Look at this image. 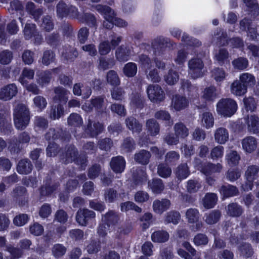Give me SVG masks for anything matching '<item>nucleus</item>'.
I'll return each instance as SVG.
<instances>
[{
    "label": "nucleus",
    "instance_id": "f257e3e1",
    "mask_svg": "<svg viewBox=\"0 0 259 259\" xmlns=\"http://www.w3.org/2000/svg\"><path fill=\"white\" fill-rule=\"evenodd\" d=\"M30 112L28 106L23 103L17 104L13 109V120L16 128L23 130L28 125L30 119Z\"/></svg>",
    "mask_w": 259,
    "mask_h": 259
},
{
    "label": "nucleus",
    "instance_id": "f03ea898",
    "mask_svg": "<svg viewBox=\"0 0 259 259\" xmlns=\"http://www.w3.org/2000/svg\"><path fill=\"white\" fill-rule=\"evenodd\" d=\"M77 149L73 145H70L65 152L61 156V159L65 163H69L74 161L75 163L80 166L81 169H85L87 165V157L86 156H79Z\"/></svg>",
    "mask_w": 259,
    "mask_h": 259
},
{
    "label": "nucleus",
    "instance_id": "7ed1b4c3",
    "mask_svg": "<svg viewBox=\"0 0 259 259\" xmlns=\"http://www.w3.org/2000/svg\"><path fill=\"white\" fill-rule=\"evenodd\" d=\"M238 109L236 102L231 98H222L217 104L218 114L224 117H230Z\"/></svg>",
    "mask_w": 259,
    "mask_h": 259
},
{
    "label": "nucleus",
    "instance_id": "20e7f679",
    "mask_svg": "<svg viewBox=\"0 0 259 259\" xmlns=\"http://www.w3.org/2000/svg\"><path fill=\"white\" fill-rule=\"evenodd\" d=\"M259 166L255 165H250L247 167L245 171L244 178L246 180L242 188L244 191H249L252 189L253 182L258 177Z\"/></svg>",
    "mask_w": 259,
    "mask_h": 259
},
{
    "label": "nucleus",
    "instance_id": "39448f33",
    "mask_svg": "<svg viewBox=\"0 0 259 259\" xmlns=\"http://www.w3.org/2000/svg\"><path fill=\"white\" fill-rule=\"evenodd\" d=\"M147 93L150 100L154 103H159L164 101L165 93L158 84H150L147 89Z\"/></svg>",
    "mask_w": 259,
    "mask_h": 259
},
{
    "label": "nucleus",
    "instance_id": "423d86ee",
    "mask_svg": "<svg viewBox=\"0 0 259 259\" xmlns=\"http://www.w3.org/2000/svg\"><path fill=\"white\" fill-rule=\"evenodd\" d=\"M10 111L6 109H0V129L5 135L10 134L13 127L11 123Z\"/></svg>",
    "mask_w": 259,
    "mask_h": 259
},
{
    "label": "nucleus",
    "instance_id": "0eeeda50",
    "mask_svg": "<svg viewBox=\"0 0 259 259\" xmlns=\"http://www.w3.org/2000/svg\"><path fill=\"white\" fill-rule=\"evenodd\" d=\"M189 69V74L193 78H197L202 76V70L204 64L201 59L194 58L189 60L188 62Z\"/></svg>",
    "mask_w": 259,
    "mask_h": 259
},
{
    "label": "nucleus",
    "instance_id": "6e6552de",
    "mask_svg": "<svg viewBox=\"0 0 259 259\" xmlns=\"http://www.w3.org/2000/svg\"><path fill=\"white\" fill-rule=\"evenodd\" d=\"M97 10L104 15L105 20L103 22V26L107 29H111L114 25V11L108 6L102 5H98Z\"/></svg>",
    "mask_w": 259,
    "mask_h": 259
},
{
    "label": "nucleus",
    "instance_id": "1a4fd4ad",
    "mask_svg": "<svg viewBox=\"0 0 259 259\" xmlns=\"http://www.w3.org/2000/svg\"><path fill=\"white\" fill-rule=\"evenodd\" d=\"M95 217L96 213L92 210L87 208L79 209L76 213V220L80 225L85 226Z\"/></svg>",
    "mask_w": 259,
    "mask_h": 259
},
{
    "label": "nucleus",
    "instance_id": "9d476101",
    "mask_svg": "<svg viewBox=\"0 0 259 259\" xmlns=\"http://www.w3.org/2000/svg\"><path fill=\"white\" fill-rule=\"evenodd\" d=\"M18 93V89L14 83L4 86L0 89V100L3 101L11 100Z\"/></svg>",
    "mask_w": 259,
    "mask_h": 259
},
{
    "label": "nucleus",
    "instance_id": "9b49d317",
    "mask_svg": "<svg viewBox=\"0 0 259 259\" xmlns=\"http://www.w3.org/2000/svg\"><path fill=\"white\" fill-rule=\"evenodd\" d=\"M106 101L107 100L104 95L93 97L90 100L91 105L95 108L98 114H102L106 112Z\"/></svg>",
    "mask_w": 259,
    "mask_h": 259
},
{
    "label": "nucleus",
    "instance_id": "f8f14e48",
    "mask_svg": "<svg viewBox=\"0 0 259 259\" xmlns=\"http://www.w3.org/2000/svg\"><path fill=\"white\" fill-rule=\"evenodd\" d=\"M198 169L206 176L212 174L220 172L222 169V165L218 163L214 164L209 162L201 163L198 165Z\"/></svg>",
    "mask_w": 259,
    "mask_h": 259
},
{
    "label": "nucleus",
    "instance_id": "ddd939ff",
    "mask_svg": "<svg viewBox=\"0 0 259 259\" xmlns=\"http://www.w3.org/2000/svg\"><path fill=\"white\" fill-rule=\"evenodd\" d=\"M133 179L135 187L142 185L147 180V175L145 168L134 167L132 169Z\"/></svg>",
    "mask_w": 259,
    "mask_h": 259
},
{
    "label": "nucleus",
    "instance_id": "4468645a",
    "mask_svg": "<svg viewBox=\"0 0 259 259\" xmlns=\"http://www.w3.org/2000/svg\"><path fill=\"white\" fill-rule=\"evenodd\" d=\"M248 131L252 134H259V117L255 114L247 115L245 118Z\"/></svg>",
    "mask_w": 259,
    "mask_h": 259
},
{
    "label": "nucleus",
    "instance_id": "2eb2a0df",
    "mask_svg": "<svg viewBox=\"0 0 259 259\" xmlns=\"http://www.w3.org/2000/svg\"><path fill=\"white\" fill-rule=\"evenodd\" d=\"M170 204V201L167 199L155 200L152 205L153 211L157 214H161L169 209Z\"/></svg>",
    "mask_w": 259,
    "mask_h": 259
},
{
    "label": "nucleus",
    "instance_id": "dca6fc26",
    "mask_svg": "<svg viewBox=\"0 0 259 259\" xmlns=\"http://www.w3.org/2000/svg\"><path fill=\"white\" fill-rule=\"evenodd\" d=\"M125 160L122 156H117L111 159L110 165L115 172L121 173L125 169Z\"/></svg>",
    "mask_w": 259,
    "mask_h": 259
},
{
    "label": "nucleus",
    "instance_id": "f3484780",
    "mask_svg": "<svg viewBox=\"0 0 259 259\" xmlns=\"http://www.w3.org/2000/svg\"><path fill=\"white\" fill-rule=\"evenodd\" d=\"M243 149L247 153L253 152L257 148V141L256 138L252 136H247L242 140Z\"/></svg>",
    "mask_w": 259,
    "mask_h": 259
},
{
    "label": "nucleus",
    "instance_id": "a211bd4d",
    "mask_svg": "<svg viewBox=\"0 0 259 259\" xmlns=\"http://www.w3.org/2000/svg\"><path fill=\"white\" fill-rule=\"evenodd\" d=\"M103 130V125L99 122L93 121L88 119L86 131L91 137H94L101 133Z\"/></svg>",
    "mask_w": 259,
    "mask_h": 259
},
{
    "label": "nucleus",
    "instance_id": "6ab92c4d",
    "mask_svg": "<svg viewBox=\"0 0 259 259\" xmlns=\"http://www.w3.org/2000/svg\"><path fill=\"white\" fill-rule=\"evenodd\" d=\"M145 127L147 133L150 136L155 137L159 135L160 132V125L155 119L150 118L147 120Z\"/></svg>",
    "mask_w": 259,
    "mask_h": 259
},
{
    "label": "nucleus",
    "instance_id": "aec40b11",
    "mask_svg": "<svg viewBox=\"0 0 259 259\" xmlns=\"http://www.w3.org/2000/svg\"><path fill=\"white\" fill-rule=\"evenodd\" d=\"M55 96L53 98L54 102L66 103L68 99L69 91L62 87H57L54 89Z\"/></svg>",
    "mask_w": 259,
    "mask_h": 259
},
{
    "label": "nucleus",
    "instance_id": "412c9836",
    "mask_svg": "<svg viewBox=\"0 0 259 259\" xmlns=\"http://www.w3.org/2000/svg\"><path fill=\"white\" fill-rule=\"evenodd\" d=\"M188 105V100L184 96L176 95L173 96L171 106L177 111L185 108Z\"/></svg>",
    "mask_w": 259,
    "mask_h": 259
},
{
    "label": "nucleus",
    "instance_id": "4be33fe9",
    "mask_svg": "<svg viewBox=\"0 0 259 259\" xmlns=\"http://www.w3.org/2000/svg\"><path fill=\"white\" fill-rule=\"evenodd\" d=\"M102 220L110 226L117 224L120 220L119 213L114 210H109L102 215Z\"/></svg>",
    "mask_w": 259,
    "mask_h": 259
},
{
    "label": "nucleus",
    "instance_id": "5701e85b",
    "mask_svg": "<svg viewBox=\"0 0 259 259\" xmlns=\"http://www.w3.org/2000/svg\"><path fill=\"white\" fill-rule=\"evenodd\" d=\"M33 165L28 159H22L19 161L17 166V171L20 174L27 175L31 172Z\"/></svg>",
    "mask_w": 259,
    "mask_h": 259
},
{
    "label": "nucleus",
    "instance_id": "b1692460",
    "mask_svg": "<svg viewBox=\"0 0 259 259\" xmlns=\"http://www.w3.org/2000/svg\"><path fill=\"white\" fill-rule=\"evenodd\" d=\"M125 122L127 127L133 133L139 134L142 131V124L133 117L130 116L126 118Z\"/></svg>",
    "mask_w": 259,
    "mask_h": 259
},
{
    "label": "nucleus",
    "instance_id": "393cba45",
    "mask_svg": "<svg viewBox=\"0 0 259 259\" xmlns=\"http://www.w3.org/2000/svg\"><path fill=\"white\" fill-rule=\"evenodd\" d=\"M181 89L188 92L189 96L192 97H197L198 95V89L197 87L193 85L187 79H182L181 81Z\"/></svg>",
    "mask_w": 259,
    "mask_h": 259
},
{
    "label": "nucleus",
    "instance_id": "a878e982",
    "mask_svg": "<svg viewBox=\"0 0 259 259\" xmlns=\"http://www.w3.org/2000/svg\"><path fill=\"white\" fill-rule=\"evenodd\" d=\"M214 137L216 142L223 144L229 139V133L226 128L221 127L215 131Z\"/></svg>",
    "mask_w": 259,
    "mask_h": 259
},
{
    "label": "nucleus",
    "instance_id": "bb28decb",
    "mask_svg": "<svg viewBox=\"0 0 259 259\" xmlns=\"http://www.w3.org/2000/svg\"><path fill=\"white\" fill-rule=\"evenodd\" d=\"M150 157L151 154L150 152L145 150H141L134 155L135 160L142 165L147 164L149 162Z\"/></svg>",
    "mask_w": 259,
    "mask_h": 259
},
{
    "label": "nucleus",
    "instance_id": "cd10ccee",
    "mask_svg": "<svg viewBox=\"0 0 259 259\" xmlns=\"http://www.w3.org/2000/svg\"><path fill=\"white\" fill-rule=\"evenodd\" d=\"M131 54V51L130 48L121 46L116 51L115 56L118 61L125 62L128 60Z\"/></svg>",
    "mask_w": 259,
    "mask_h": 259
},
{
    "label": "nucleus",
    "instance_id": "c85d7f7f",
    "mask_svg": "<svg viewBox=\"0 0 259 259\" xmlns=\"http://www.w3.org/2000/svg\"><path fill=\"white\" fill-rule=\"evenodd\" d=\"M148 187L155 194H160L164 189V185L160 179H154L148 182Z\"/></svg>",
    "mask_w": 259,
    "mask_h": 259
},
{
    "label": "nucleus",
    "instance_id": "c756f323",
    "mask_svg": "<svg viewBox=\"0 0 259 259\" xmlns=\"http://www.w3.org/2000/svg\"><path fill=\"white\" fill-rule=\"evenodd\" d=\"M217 201L218 197L215 194L208 193L202 199V204L205 208L209 209L214 207Z\"/></svg>",
    "mask_w": 259,
    "mask_h": 259
},
{
    "label": "nucleus",
    "instance_id": "7c9ffc66",
    "mask_svg": "<svg viewBox=\"0 0 259 259\" xmlns=\"http://www.w3.org/2000/svg\"><path fill=\"white\" fill-rule=\"evenodd\" d=\"M169 237L167 232L164 230L155 231L151 235V239L154 242L163 243L166 242Z\"/></svg>",
    "mask_w": 259,
    "mask_h": 259
},
{
    "label": "nucleus",
    "instance_id": "2f4dec72",
    "mask_svg": "<svg viewBox=\"0 0 259 259\" xmlns=\"http://www.w3.org/2000/svg\"><path fill=\"white\" fill-rule=\"evenodd\" d=\"M34 76V70L27 67H25L22 70L19 78V81L23 85H25L28 83L27 80H31L33 79Z\"/></svg>",
    "mask_w": 259,
    "mask_h": 259
},
{
    "label": "nucleus",
    "instance_id": "473e14b6",
    "mask_svg": "<svg viewBox=\"0 0 259 259\" xmlns=\"http://www.w3.org/2000/svg\"><path fill=\"white\" fill-rule=\"evenodd\" d=\"M242 207L236 203L229 204L227 208V213L230 217H238L243 213Z\"/></svg>",
    "mask_w": 259,
    "mask_h": 259
},
{
    "label": "nucleus",
    "instance_id": "72a5a7b5",
    "mask_svg": "<svg viewBox=\"0 0 259 259\" xmlns=\"http://www.w3.org/2000/svg\"><path fill=\"white\" fill-rule=\"evenodd\" d=\"M220 192L224 197H230L237 195L238 193V190L236 186L228 185L222 186Z\"/></svg>",
    "mask_w": 259,
    "mask_h": 259
},
{
    "label": "nucleus",
    "instance_id": "f704fd0d",
    "mask_svg": "<svg viewBox=\"0 0 259 259\" xmlns=\"http://www.w3.org/2000/svg\"><path fill=\"white\" fill-rule=\"evenodd\" d=\"M190 171L187 163H182L176 169L175 174L178 180L181 181L188 177Z\"/></svg>",
    "mask_w": 259,
    "mask_h": 259
},
{
    "label": "nucleus",
    "instance_id": "c9c22d12",
    "mask_svg": "<svg viewBox=\"0 0 259 259\" xmlns=\"http://www.w3.org/2000/svg\"><path fill=\"white\" fill-rule=\"evenodd\" d=\"M201 123L206 128L212 127L214 124V117L210 112H205L201 116Z\"/></svg>",
    "mask_w": 259,
    "mask_h": 259
},
{
    "label": "nucleus",
    "instance_id": "e433bc0d",
    "mask_svg": "<svg viewBox=\"0 0 259 259\" xmlns=\"http://www.w3.org/2000/svg\"><path fill=\"white\" fill-rule=\"evenodd\" d=\"M175 134L179 138L184 139L189 135V130L186 125L182 122H178L174 126Z\"/></svg>",
    "mask_w": 259,
    "mask_h": 259
},
{
    "label": "nucleus",
    "instance_id": "4c0bfd02",
    "mask_svg": "<svg viewBox=\"0 0 259 259\" xmlns=\"http://www.w3.org/2000/svg\"><path fill=\"white\" fill-rule=\"evenodd\" d=\"M64 112V108L60 103L56 105H53L49 113V116L52 119H58L63 115Z\"/></svg>",
    "mask_w": 259,
    "mask_h": 259
},
{
    "label": "nucleus",
    "instance_id": "58836bf2",
    "mask_svg": "<svg viewBox=\"0 0 259 259\" xmlns=\"http://www.w3.org/2000/svg\"><path fill=\"white\" fill-rule=\"evenodd\" d=\"M221 213L219 210H213L205 214V222L208 225L217 223L220 220Z\"/></svg>",
    "mask_w": 259,
    "mask_h": 259
},
{
    "label": "nucleus",
    "instance_id": "ea45409f",
    "mask_svg": "<svg viewBox=\"0 0 259 259\" xmlns=\"http://www.w3.org/2000/svg\"><path fill=\"white\" fill-rule=\"evenodd\" d=\"M231 93L236 96H241L247 91V88L238 80H235L231 85Z\"/></svg>",
    "mask_w": 259,
    "mask_h": 259
},
{
    "label": "nucleus",
    "instance_id": "a19ab883",
    "mask_svg": "<svg viewBox=\"0 0 259 259\" xmlns=\"http://www.w3.org/2000/svg\"><path fill=\"white\" fill-rule=\"evenodd\" d=\"M240 81L247 88L252 87L255 83V79L253 75L249 73H243L240 75Z\"/></svg>",
    "mask_w": 259,
    "mask_h": 259
},
{
    "label": "nucleus",
    "instance_id": "79ce46f5",
    "mask_svg": "<svg viewBox=\"0 0 259 259\" xmlns=\"http://www.w3.org/2000/svg\"><path fill=\"white\" fill-rule=\"evenodd\" d=\"M240 255L246 259L250 257L253 254V250L251 245L247 243H242L238 246Z\"/></svg>",
    "mask_w": 259,
    "mask_h": 259
},
{
    "label": "nucleus",
    "instance_id": "37998d69",
    "mask_svg": "<svg viewBox=\"0 0 259 259\" xmlns=\"http://www.w3.org/2000/svg\"><path fill=\"white\" fill-rule=\"evenodd\" d=\"M217 89L214 87H210L204 89L202 98L207 101H213L217 97Z\"/></svg>",
    "mask_w": 259,
    "mask_h": 259
},
{
    "label": "nucleus",
    "instance_id": "c03bdc74",
    "mask_svg": "<svg viewBox=\"0 0 259 259\" xmlns=\"http://www.w3.org/2000/svg\"><path fill=\"white\" fill-rule=\"evenodd\" d=\"M199 210L196 208H191L186 211V217L189 223L197 222L199 219Z\"/></svg>",
    "mask_w": 259,
    "mask_h": 259
},
{
    "label": "nucleus",
    "instance_id": "a18cd8bd",
    "mask_svg": "<svg viewBox=\"0 0 259 259\" xmlns=\"http://www.w3.org/2000/svg\"><path fill=\"white\" fill-rule=\"evenodd\" d=\"M246 6L252 12L254 17H256L259 15V5L257 0H243Z\"/></svg>",
    "mask_w": 259,
    "mask_h": 259
},
{
    "label": "nucleus",
    "instance_id": "49530a36",
    "mask_svg": "<svg viewBox=\"0 0 259 259\" xmlns=\"http://www.w3.org/2000/svg\"><path fill=\"white\" fill-rule=\"evenodd\" d=\"M106 79L108 83L112 86H118L120 83L118 75L114 70H110L107 72Z\"/></svg>",
    "mask_w": 259,
    "mask_h": 259
},
{
    "label": "nucleus",
    "instance_id": "de8ad7c7",
    "mask_svg": "<svg viewBox=\"0 0 259 259\" xmlns=\"http://www.w3.org/2000/svg\"><path fill=\"white\" fill-rule=\"evenodd\" d=\"M52 78V72L48 70L40 72L38 75L37 83L41 86L48 84Z\"/></svg>",
    "mask_w": 259,
    "mask_h": 259
},
{
    "label": "nucleus",
    "instance_id": "09e8293b",
    "mask_svg": "<svg viewBox=\"0 0 259 259\" xmlns=\"http://www.w3.org/2000/svg\"><path fill=\"white\" fill-rule=\"evenodd\" d=\"M68 124L70 126L79 127L83 123V120L80 116L77 113H71L67 119Z\"/></svg>",
    "mask_w": 259,
    "mask_h": 259
},
{
    "label": "nucleus",
    "instance_id": "8fccbe9b",
    "mask_svg": "<svg viewBox=\"0 0 259 259\" xmlns=\"http://www.w3.org/2000/svg\"><path fill=\"white\" fill-rule=\"evenodd\" d=\"M139 63L141 67L147 73L148 70H150L153 66V63L150 58L146 55L141 54L139 56Z\"/></svg>",
    "mask_w": 259,
    "mask_h": 259
},
{
    "label": "nucleus",
    "instance_id": "3c124183",
    "mask_svg": "<svg viewBox=\"0 0 259 259\" xmlns=\"http://www.w3.org/2000/svg\"><path fill=\"white\" fill-rule=\"evenodd\" d=\"M215 38L217 39V44L220 46H226L229 44L227 33L220 29L217 30L214 34Z\"/></svg>",
    "mask_w": 259,
    "mask_h": 259
},
{
    "label": "nucleus",
    "instance_id": "603ef678",
    "mask_svg": "<svg viewBox=\"0 0 259 259\" xmlns=\"http://www.w3.org/2000/svg\"><path fill=\"white\" fill-rule=\"evenodd\" d=\"M34 107L38 111H41L47 105V101L45 97L42 96H35L33 99Z\"/></svg>",
    "mask_w": 259,
    "mask_h": 259
},
{
    "label": "nucleus",
    "instance_id": "864d4df0",
    "mask_svg": "<svg viewBox=\"0 0 259 259\" xmlns=\"http://www.w3.org/2000/svg\"><path fill=\"white\" fill-rule=\"evenodd\" d=\"M124 75L127 77L134 76L137 72V65L133 62L126 64L123 69Z\"/></svg>",
    "mask_w": 259,
    "mask_h": 259
},
{
    "label": "nucleus",
    "instance_id": "5fc2aeb1",
    "mask_svg": "<svg viewBox=\"0 0 259 259\" xmlns=\"http://www.w3.org/2000/svg\"><path fill=\"white\" fill-rule=\"evenodd\" d=\"M178 73L172 69L168 71V73L164 76V80L169 85H174L179 80Z\"/></svg>",
    "mask_w": 259,
    "mask_h": 259
},
{
    "label": "nucleus",
    "instance_id": "6e6d98bb",
    "mask_svg": "<svg viewBox=\"0 0 259 259\" xmlns=\"http://www.w3.org/2000/svg\"><path fill=\"white\" fill-rule=\"evenodd\" d=\"M26 189L22 186L15 188L11 193L12 196L16 201H20L24 199L26 195Z\"/></svg>",
    "mask_w": 259,
    "mask_h": 259
},
{
    "label": "nucleus",
    "instance_id": "4d7b16f0",
    "mask_svg": "<svg viewBox=\"0 0 259 259\" xmlns=\"http://www.w3.org/2000/svg\"><path fill=\"white\" fill-rule=\"evenodd\" d=\"M181 218V215L178 211H171L168 212L165 218V222L166 223H172L176 225L179 223Z\"/></svg>",
    "mask_w": 259,
    "mask_h": 259
},
{
    "label": "nucleus",
    "instance_id": "13d9d810",
    "mask_svg": "<svg viewBox=\"0 0 259 259\" xmlns=\"http://www.w3.org/2000/svg\"><path fill=\"white\" fill-rule=\"evenodd\" d=\"M226 160L230 165H236L239 163L240 156L236 151H231L226 155Z\"/></svg>",
    "mask_w": 259,
    "mask_h": 259
},
{
    "label": "nucleus",
    "instance_id": "bf43d9fd",
    "mask_svg": "<svg viewBox=\"0 0 259 259\" xmlns=\"http://www.w3.org/2000/svg\"><path fill=\"white\" fill-rule=\"evenodd\" d=\"M154 117L157 119L167 121L169 125L173 124V121L171 120L170 115L166 111H158L155 113Z\"/></svg>",
    "mask_w": 259,
    "mask_h": 259
},
{
    "label": "nucleus",
    "instance_id": "052dcab7",
    "mask_svg": "<svg viewBox=\"0 0 259 259\" xmlns=\"http://www.w3.org/2000/svg\"><path fill=\"white\" fill-rule=\"evenodd\" d=\"M57 16L60 18L66 17L68 15L69 6L67 5L62 1H60L57 7Z\"/></svg>",
    "mask_w": 259,
    "mask_h": 259
},
{
    "label": "nucleus",
    "instance_id": "680f3d73",
    "mask_svg": "<svg viewBox=\"0 0 259 259\" xmlns=\"http://www.w3.org/2000/svg\"><path fill=\"white\" fill-rule=\"evenodd\" d=\"M125 92L121 88H113L111 90V96L112 99L116 101H122L124 97Z\"/></svg>",
    "mask_w": 259,
    "mask_h": 259
},
{
    "label": "nucleus",
    "instance_id": "e2e57ef3",
    "mask_svg": "<svg viewBox=\"0 0 259 259\" xmlns=\"http://www.w3.org/2000/svg\"><path fill=\"white\" fill-rule=\"evenodd\" d=\"M209 241L208 237L205 234L198 233L193 238V242L196 246H204L207 244Z\"/></svg>",
    "mask_w": 259,
    "mask_h": 259
},
{
    "label": "nucleus",
    "instance_id": "0e129e2a",
    "mask_svg": "<svg viewBox=\"0 0 259 259\" xmlns=\"http://www.w3.org/2000/svg\"><path fill=\"white\" fill-rule=\"evenodd\" d=\"M8 149L12 153H18L21 149L19 141L16 137H13L8 140Z\"/></svg>",
    "mask_w": 259,
    "mask_h": 259
},
{
    "label": "nucleus",
    "instance_id": "69168bd1",
    "mask_svg": "<svg viewBox=\"0 0 259 259\" xmlns=\"http://www.w3.org/2000/svg\"><path fill=\"white\" fill-rule=\"evenodd\" d=\"M227 74L222 68H216L212 71V76L217 82H221L224 80Z\"/></svg>",
    "mask_w": 259,
    "mask_h": 259
},
{
    "label": "nucleus",
    "instance_id": "338daca9",
    "mask_svg": "<svg viewBox=\"0 0 259 259\" xmlns=\"http://www.w3.org/2000/svg\"><path fill=\"white\" fill-rule=\"evenodd\" d=\"M232 64L235 68L238 70H243L247 67L248 62L246 58L240 57L232 61Z\"/></svg>",
    "mask_w": 259,
    "mask_h": 259
},
{
    "label": "nucleus",
    "instance_id": "774afa93",
    "mask_svg": "<svg viewBox=\"0 0 259 259\" xmlns=\"http://www.w3.org/2000/svg\"><path fill=\"white\" fill-rule=\"evenodd\" d=\"M34 127L38 130H44L48 126L47 119L41 116H35L34 120Z\"/></svg>",
    "mask_w": 259,
    "mask_h": 259
}]
</instances>
